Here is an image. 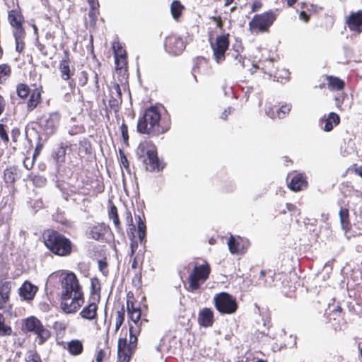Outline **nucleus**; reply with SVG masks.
<instances>
[{"mask_svg": "<svg viewBox=\"0 0 362 362\" xmlns=\"http://www.w3.org/2000/svg\"><path fill=\"white\" fill-rule=\"evenodd\" d=\"M168 129L169 124L161 119L160 110L154 106L145 110L137 124V131L141 134L158 135Z\"/></svg>", "mask_w": 362, "mask_h": 362, "instance_id": "f257e3e1", "label": "nucleus"}, {"mask_svg": "<svg viewBox=\"0 0 362 362\" xmlns=\"http://www.w3.org/2000/svg\"><path fill=\"white\" fill-rule=\"evenodd\" d=\"M44 240L47 247L55 255L65 256L71 252V241L54 230L47 231Z\"/></svg>", "mask_w": 362, "mask_h": 362, "instance_id": "f03ea898", "label": "nucleus"}, {"mask_svg": "<svg viewBox=\"0 0 362 362\" xmlns=\"http://www.w3.org/2000/svg\"><path fill=\"white\" fill-rule=\"evenodd\" d=\"M57 279L61 280L62 294L72 295L76 294V293L83 294L78 279L74 273L57 271L49 276L48 281H51Z\"/></svg>", "mask_w": 362, "mask_h": 362, "instance_id": "7ed1b4c3", "label": "nucleus"}, {"mask_svg": "<svg viewBox=\"0 0 362 362\" xmlns=\"http://www.w3.org/2000/svg\"><path fill=\"white\" fill-rule=\"evenodd\" d=\"M137 153L140 157H146L144 159V163L147 170L160 171L163 168L158 160L156 148L152 143L146 141L140 144Z\"/></svg>", "mask_w": 362, "mask_h": 362, "instance_id": "20e7f679", "label": "nucleus"}, {"mask_svg": "<svg viewBox=\"0 0 362 362\" xmlns=\"http://www.w3.org/2000/svg\"><path fill=\"white\" fill-rule=\"evenodd\" d=\"M216 310L223 315H231L236 312L238 304L235 298L226 292L217 293L214 297Z\"/></svg>", "mask_w": 362, "mask_h": 362, "instance_id": "39448f33", "label": "nucleus"}, {"mask_svg": "<svg viewBox=\"0 0 362 362\" xmlns=\"http://www.w3.org/2000/svg\"><path fill=\"white\" fill-rule=\"evenodd\" d=\"M210 267L208 263L204 264L195 265L189 275V290L194 291L199 288L209 278L210 274Z\"/></svg>", "mask_w": 362, "mask_h": 362, "instance_id": "423d86ee", "label": "nucleus"}, {"mask_svg": "<svg viewBox=\"0 0 362 362\" xmlns=\"http://www.w3.org/2000/svg\"><path fill=\"white\" fill-rule=\"evenodd\" d=\"M275 19L276 16L272 11L255 15L249 23L250 30L252 33L266 32Z\"/></svg>", "mask_w": 362, "mask_h": 362, "instance_id": "0eeeda50", "label": "nucleus"}, {"mask_svg": "<svg viewBox=\"0 0 362 362\" xmlns=\"http://www.w3.org/2000/svg\"><path fill=\"white\" fill-rule=\"evenodd\" d=\"M15 283L12 281L0 279V310L11 313L12 305L10 303V295Z\"/></svg>", "mask_w": 362, "mask_h": 362, "instance_id": "6e6552de", "label": "nucleus"}, {"mask_svg": "<svg viewBox=\"0 0 362 362\" xmlns=\"http://www.w3.org/2000/svg\"><path fill=\"white\" fill-rule=\"evenodd\" d=\"M84 303L83 294H62L61 308L65 313H74Z\"/></svg>", "mask_w": 362, "mask_h": 362, "instance_id": "1a4fd4ad", "label": "nucleus"}, {"mask_svg": "<svg viewBox=\"0 0 362 362\" xmlns=\"http://www.w3.org/2000/svg\"><path fill=\"white\" fill-rule=\"evenodd\" d=\"M229 47L228 35H219L216 38L214 43H211L214 58L218 64L225 60L226 52Z\"/></svg>", "mask_w": 362, "mask_h": 362, "instance_id": "9d476101", "label": "nucleus"}, {"mask_svg": "<svg viewBox=\"0 0 362 362\" xmlns=\"http://www.w3.org/2000/svg\"><path fill=\"white\" fill-rule=\"evenodd\" d=\"M139 333V326L134 327L132 324H129V341L127 344L126 339L120 338L118 340V351L128 352L129 355H132L134 351L136 342L137 334Z\"/></svg>", "mask_w": 362, "mask_h": 362, "instance_id": "9b49d317", "label": "nucleus"}, {"mask_svg": "<svg viewBox=\"0 0 362 362\" xmlns=\"http://www.w3.org/2000/svg\"><path fill=\"white\" fill-rule=\"evenodd\" d=\"M165 48L167 52L173 55L180 54L185 48L182 39L175 35H171L166 37Z\"/></svg>", "mask_w": 362, "mask_h": 362, "instance_id": "f8f14e48", "label": "nucleus"}, {"mask_svg": "<svg viewBox=\"0 0 362 362\" xmlns=\"http://www.w3.org/2000/svg\"><path fill=\"white\" fill-rule=\"evenodd\" d=\"M59 121L60 115L57 112H51L45 116L42 126L47 134H52L57 130Z\"/></svg>", "mask_w": 362, "mask_h": 362, "instance_id": "ddd939ff", "label": "nucleus"}, {"mask_svg": "<svg viewBox=\"0 0 362 362\" xmlns=\"http://www.w3.org/2000/svg\"><path fill=\"white\" fill-rule=\"evenodd\" d=\"M289 176H291V180L288 187L292 191L299 192L307 188V177L304 173H296Z\"/></svg>", "mask_w": 362, "mask_h": 362, "instance_id": "4468645a", "label": "nucleus"}, {"mask_svg": "<svg viewBox=\"0 0 362 362\" xmlns=\"http://www.w3.org/2000/svg\"><path fill=\"white\" fill-rule=\"evenodd\" d=\"M110 99L109 100L110 108L117 112L119 106L122 103L121 89L117 83H113L110 87Z\"/></svg>", "mask_w": 362, "mask_h": 362, "instance_id": "2eb2a0df", "label": "nucleus"}, {"mask_svg": "<svg viewBox=\"0 0 362 362\" xmlns=\"http://www.w3.org/2000/svg\"><path fill=\"white\" fill-rule=\"evenodd\" d=\"M107 226L103 223L90 224L86 230V235L89 238L98 240L107 233Z\"/></svg>", "mask_w": 362, "mask_h": 362, "instance_id": "dca6fc26", "label": "nucleus"}, {"mask_svg": "<svg viewBox=\"0 0 362 362\" xmlns=\"http://www.w3.org/2000/svg\"><path fill=\"white\" fill-rule=\"evenodd\" d=\"M228 245L232 254H240L245 252L248 243H245L240 237L235 238L231 235L228 241Z\"/></svg>", "mask_w": 362, "mask_h": 362, "instance_id": "f3484780", "label": "nucleus"}, {"mask_svg": "<svg viewBox=\"0 0 362 362\" xmlns=\"http://www.w3.org/2000/svg\"><path fill=\"white\" fill-rule=\"evenodd\" d=\"M346 23L351 30L361 33L362 31V11L351 13Z\"/></svg>", "mask_w": 362, "mask_h": 362, "instance_id": "a211bd4d", "label": "nucleus"}, {"mask_svg": "<svg viewBox=\"0 0 362 362\" xmlns=\"http://www.w3.org/2000/svg\"><path fill=\"white\" fill-rule=\"evenodd\" d=\"M38 288L30 281H25L19 288V296L23 300H30L34 298Z\"/></svg>", "mask_w": 362, "mask_h": 362, "instance_id": "6ab92c4d", "label": "nucleus"}, {"mask_svg": "<svg viewBox=\"0 0 362 362\" xmlns=\"http://www.w3.org/2000/svg\"><path fill=\"white\" fill-rule=\"evenodd\" d=\"M198 322L204 327H211L214 323V312L211 308H204L198 315Z\"/></svg>", "mask_w": 362, "mask_h": 362, "instance_id": "aec40b11", "label": "nucleus"}, {"mask_svg": "<svg viewBox=\"0 0 362 362\" xmlns=\"http://www.w3.org/2000/svg\"><path fill=\"white\" fill-rule=\"evenodd\" d=\"M98 305L95 303H90L85 306L80 312V316L88 320H93L97 317Z\"/></svg>", "mask_w": 362, "mask_h": 362, "instance_id": "412c9836", "label": "nucleus"}, {"mask_svg": "<svg viewBox=\"0 0 362 362\" xmlns=\"http://www.w3.org/2000/svg\"><path fill=\"white\" fill-rule=\"evenodd\" d=\"M127 312L130 320L134 327L139 326L138 323L141 319V310L135 308L132 303L127 301Z\"/></svg>", "mask_w": 362, "mask_h": 362, "instance_id": "4be33fe9", "label": "nucleus"}, {"mask_svg": "<svg viewBox=\"0 0 362 362\" xmlns=\"http://www.w3.org/2000/svg\"><path fill=\"white\" fill-rule=\"evenodd\" d=\"M41 102V91L38 88L34 89L27 103L28 110H33Z\"/></svg>", "mask_w": 362, "mask_h": 362, "instance_id": "5701e85b", "label": "nucleus"}, {"mask_svg": "<svg viewBox=\"0 0 362 362\" xmlns=\"http://www.w3.org/2000/svg\"><path fill=\"white\" fill-rule=\"evenodd\" d=\"M340 122L339 116L335 112H330L328 117L325 120L324 131L329 132L333 129L334 125H337Z\"/></svg>", "mask_w": 362, "mask_h": 362, "instance_id": "b1692460", "label": "nucleus"}, {"mask_svg": "<svg viewBox=\"0 0 362 362\" xmlns=\"http://www.w3.org/2000/svg\"><path fill=\"white\" fill-rule=\"evenodd\" d=\"M42 325V322L35 317H30L23 322V328L28 332H34Z\"/></svg>", "mask_w": 362, "mask_h": 362, "instance_id": "393cba45", "label": "nucleus"}, {"mask_svg": "<svg viewBox=\"0 0 362 362\" xmlns=\"http://www.w3.org/2000/svg\"><path fill=\"white\" fill-rule=\"evenodd\" d=\"M37 335L38 339V344H42L46 341L51 336L50 331L46 328L42 324L38 327L37 329L33 332Z\"/></svg>", "mask_w": 362, "mask_h": 362, "instance_id": "a878e982", "label": "nucleus"}, {"mask_svg": "<svg viewBox=\"0 0 362 362\" xmlns=\"http://www.w3.org/2000/svg\"><path fill=\"white\" fill-rule=\"evenodd\" d=\"M8 18L13 28L22 25L23 17L19 11L16 10H11L8 13Z\"/></svg>", "mask_w": 362, "mask_h": 362, "instance_id": "bb28decb", "label": "nucleus"}, {"mask_svg": "<svg viewBox=\"0 0 362 362\" xmlns=\"http://www.w3.org/2000/svg\"><path fill=\"white\" fill-rule=\"evenodd\" d=\"M67 349L72 355H79L83 351L82 342L78 339H74L67 344Z\"/></svg>", "mask_w": 362, "mask_h": 362, "instance_id": "cd10ccee", "label": "nucleus"}, {"mask_svg": "<svg viewBox=\"0 0 362 362\" xmlns=\"http://www.w3.org/2000/svg\"><path fill=\"white\" fill-rule=\"evenodd\" d=\"M328 87L332 90H339L344 88V82L337 77L327 76Z\"/></svg>", "mask_w": 362, "mask_h": 362, "instance_id": "c85d7f7f", "label": "nucleus"}, {"mask_svg": "<svg viewBox=\"0 0 362 362\" xmlns=\"http://www.w3.org/2000/svg\"><path fill=\"white\" fill-rule=\"evenodd\" d=\"M59 71L61 77L64 81H68L71 75L69 62L66 59H63L59 64Z\"/></svg>", "mask_w": 362, "mask_h": 362, "instance_id": "c756f323", "label": "nucleus"}, {"mask_svg": "<svg viewBox=\"0 0 362 362\" xmlns=\"http://www.w3.org/2000/svg\"><path fill=\"white\" fill-rule=\"evenodd\" d=\"M12 334V329L9 325H6L5 317L0 313V336L7 337Z\"/></svg>", "mask_w": 362, "mask_h": 362, "instance_id": "7c9ffc66", "label": "nucleus"}, {"mask_svg": "<svg viewBox=\"0 0 362 362\" xmlns=\"http://www.w3.org/2000/svg\"><path fill=\"white\" fill-rule=\"evenodd\" d=\"M66 156V148L63 146H59L53 154V158L57 163H64Z\"/></svg>", "mask_w": 362, "mask_h": 362, "instance_id": "2f4dec72", "label": "nucleus"}, {"mask_svg": "<svg viewBox=\"0 0 362 362\" xmlns=\"http://www.w3.org/2000/svg\"><path fill=\"white\" fill-rule=\"evenodd\" d=\"M183 6L178 1H174L171 4V13L175 19H177L183 10Z\"/></svg>", "mask_w": 362, "mask_h": 362, "instance_id": "473e14b6", "label": "nucleus"}, {"mask_svg": "<svg viewBox=\"0 0 362 362\" xmlns=\"http://www.w3.org/2000/svg\"><path fill=\"white\" fill-rule=\"evenodd\" d=\"M291 104H284L279 108L276 109V117L279 119L286 117L291 110Z\"/></svg>", "mask_w": 362, "mask_h": 362, "instance_id": "72a5a7b5", "label": "nucleus"}, {"mask_svg": "<svg viewBox=\"0 0 362 362\" xmlns=\"http://www.w3.org/2000/svg\"><path fill=\"white\" fill-rule=\"evenodd\" d=\"M115 62L116 69L119 71V74H125V73L127 71V70H126V65H127L126 57L115 58Z\"/></svg>", "mask_w": 362, "mask_h": 362, "instance_id": "f704fd0d", "label": "nucleus"}, {"mask_svg": "<svg viewBox=\"0 0 362 362\" xmlns=\"http://www.w3.org/2000/svg\"><path fill=\"white\" fill-rule=\"evenodd\" d=\"M112 48L114 49L115 58L126 57V52L119 42H115L112 45Z\"/></svg>", "mask_w": 362, "mask_h": 362, "instance_id": "c9c22d12", "label": "nucleus"}, {"mask_svg": "<svg viewBox=\"0 0 362 362\" xmlns=\"http://www.w3.org/2000/svg\"><path fill=\"white\" fill-rule=\"evenodd\" d=\"M16 92L20 98H25L29 95L30 89L27 85L21 83L17 86Z\"/></svg>", "mask_w": 362, "mask_h": 362, "instance_id": "e433bc0d", "label": "nucleus"}, {"mask_svg": "<svg viewBox=\"0 0 362 362\" xmlns=\"http://www.w3.org/2000/svg\"><path fill=\"white\" fill-rule=\"evenodd\" d=\"M109 217L110 219L112 220L115 227L118 228L120 226V222L117 215V209L116 206H112L110 207L109 211Z\"/></svg>", "mask_w": 362, "mask_h": 362, "instance_id": "4c0bfd02", "label": "nucleus"}, {"mask_svg": "<svg viewBox=\"0 0 362 362\" xmlns=\"http://www.w3.org/2000/svg\"><path fill=\"white\" fill-rule=\"evenodd\" d=\"M11 73V69L6 64L0 65V83L4 82Z\"/></svg>", "mask_w": 362, "mask_h": 362, "instance_id": "58836bf2", "label": "nucleus"}, {"mask_svg": "<svg viewBox=\"0 0 362 362\" xmlns=\"http://www.w3.org/2000/svg\"><path fill=\"white\" fill-rule=\"evenodd\" d=\"M25 360V362H42L40 356L33 350L26 353Z\"/></svg>", "mask_w": 362, "mask_h": 362, "instance_id": "ea45409f", "label": "nucleus"}, {"mask_svg": "<svg viewBox=\"0 0 362 362\" xmlns=\"http://www.w3.org/2000/svg\"><path fill=\"white\" fill-rule=\"evenodd\" d=\"M124 320V311L121 310L117 312L115 317V332H117L121 327Z\"/></svg>", "mask_w": 362, "mask_h": 362, "instance_id": "a19ab883", "label": "nucleus"}, {"mask_svg": "<svg viewBox=\"0 0 362 362\" xmlns=\"http://www.w3.org/2000/svg\"><path fill=\"white\" fill-rule=\"evenodd\" d=\"M4 178L6 182L11 183L16 180V175L12 168L6 169L4 172Z\"/></svg>", "mask_w": 362, "mask_h": 362, "instance_id": "79ce46f5", "label": "nucleus"}, {"mask_svg": "<svg viewBox=\"0 0 362 362\" xmlns=\"http://www.w3.org/2000/svg\"><path fill=\"white\" fill-rule=\"evenodd\" d=\"M13 35L15 40H23L25 36V31L22 25L14 27Z\"/></svg>", "mask_w": 362, "mask_h": 362, "instance_id": "37998d69", "label": "nucleus"}, {"mask_svg": "<svg viewBox=\"0 0 362 362\" xmlns=\"http://www.w3.org/2000/svg\"><path fill=\"white\" fill-rule=\"evenodd\" d=\"M31 180L33 185L38 187H43L46 183V179L40 175H35Z\"/></svg>", "mask_w": 362, "mask_h": 362, "instance_id": "c03bdc74", "label": "nucleus"}, {"mask_svg": "<svg viewBox=\"0 0 362 362\" xmlns=\"http://www.w3.org/2000/svg\"><path fill=\"white\" fill-rule=\"evenodd\" d=\"M91 290L93 294H97L100 290V284L98 279H91Z\"/></svg>", "mask_w": 362, "mask_h": 362, "instance_id": "a18cd8bd", "label": "nucleus"}, {"mask_svg": "<svg viewBox=\"0 0 362 362\" xmlns=\"http://www.w3.org/2000/svg\"><path fill=\"white\" fill-rule=\"evenodd\" d=\"M136 219L137 221L138 232L146 231V224H145L144 221L141 217V216H137Z\"/></svg>", "mask_w": 362, "mask_h": 362, "instance_id": "49530a36", "label": "nucleus"}, {"mask_svg": "<svg viewBox=\"0 0 362 362\" xmlns=\"http://www.w3.org/2000/svg\"><path fill=\"white\" fill-rule=\"evenodd\" d=\"M131 356L129 355L128 352L124 353V351H118V359L119 362H129Z\"/></svg>", "mask_w": 362, "mask_h": 362, "instance_id": "de8ad7c7", "label": "nucleus"}, {"mask_svg": "<svg viewBox=\"0 0 362 362\" xmlns=\"http://www.w3.org/2000/svg\"><path fill=\"white\" fill-rule=\"evenodd\" d=\"M339 216L341 223L343 228H345V224L346 223V221L348 218V211L347 210H341L339 211Z\"/></svg>", "mask_w": 362, "mask_h": 362, "instance_id": "09e8293b", "label": "nucleus"}, {"mask_svg": "<svg viewBox=\"0 0 362 362\" xmlns=\"http://www.w3.org/2000/svg\"><path fill=\"white\" fill-rule=\"evenodd\" d=\"M265 114L272 119H276V110H274L272 107L268 106L265 109Z\"/></svg>", "mask_w": 362, "mask_h": 362, "instance_id": "8fccbe9b", "label": "nucleus"}, {"mask_svg": "<svg viewBox=\"0 0 362 362\" xmlns=\"http://www.w3.org/2000/svg\"><path fill=\"white\" fill-rule=\"evenodd\" d=\"M0 138L2 141L7 143L8 141V136L6 131L4 129V125L0 124Z\"/></svg>", "mask_w": 362, "mask_h": 362, "instance_id": "3c124183", "label": "nucleus"}, {"mask_svg": "<svg viewBox=\"0 0 362 362\" xmlns=\"http://www.w3.org/2000/svg\"><path fill=\"white\" fill-rule=\"evenodd\" d=\"M119 156H120V160L121 163L123 165V167L126 169L129 168V161L125 156L124 152L122 150H119Z\"/></svg>", "mask_w": 362, "mask_h": 362, "instance_id": "603ef678", "label": "nucleus"}, {"mask_svg": "<svg viewBox=\"0 0 362 362\" xmlns=\"http://www.w3.org/2000/svg\"><path fill=\"white\" fill-rule=\"evenodd\" d=\"M120 130L122 133V136L125 141L128 140V128L127 126L124 124H122L120 127Z\"/></svg>", "mask_w": 362, "mask_h": 362, "instance_id": "864d4df0", "label": "nucleus"}, {"mask_svg": "<svg viewBox=\"0 0 362 362\" xmlns=\"http://www.w3.org/2000/svg\"><path fill=\"white\" fill-rule=\"evenodd\" d=\"M106 354L105 351L100 349L98 351L96 356H95V361L96 362H103V359L105 358Z\"/></svg>", "mask_w": 362, "mask_h": 362, "instance_id": "5fc2aeb1", "label": "nucleus"}, {"mask_svg": "<svg viewBox=\"0 0 362 362\" xmlns=\"http://www.w3.org/2000/svg\"><path fill=\"white\" fill-rule=\"evenodd\" d=\"M88 2L90 8H92L93 11L96 10L99 6L98 0H88Z\"/></svg>", "mask_w": 362, "mask_h": 362, "instance_id": "6e6d98bb", "label": "nucleus"}, {"mask_svg": "<svg viewBox=\"0 0 362 362\" xmlns=\"http://www.w3.org/2000/svg\"><path fill=\"white\" fill-rule=\"evenodd\" d=\"M234 59L241 64L242 67L245 66L244 59L238 53L234 54Z\"/></svg>", "mask_w": 362, "mask_h": 362, "instance_id": "4d7b16f0", "label": "nucleus"}, {"mask_svg": "<svg viewBox=\"0 0 362 362\" xmlns=\"http://www.w3.org/2000/svg\"><path fill=\"white\" fill-rule=\"evenodd\" d=\"M23 49V40H16V49L17 52H21Z\"/></svg>", "mask_w": 362, "mask_h": 362, "instance_id": "13d9d810", "label": "nucleus"}, {"mask_svg": "<svg viewBox=\"0 0 362 362\" xmlns=\"http://www.w3.org/2000/svg\"><path fill=\"white\" fill-rule=\"evenodd\" d=\"M6 106V101L2 95H0V116L2 115V113L4 111Z\"/></svg>", "mask_w": 362, "mask_h": 362, "instance_id": "bf43d9fd", "label": "nucleus"}, {"mask_svg": "<svg viewBox=\"0 0 362 362\" xmlns=\"http://www.w3.org/2000/svg\"><path fill=\"white\" fill-rule=\"evenodd\" d=\"M137 247H138L137 242L136 240H132V243L130 244L131 256L134 255Z\"/></svg>", "mask_w": 362, "mask_h": 362, "instance_id": "052dcab7", "label": "nucleus"}, {"mask_svg": "<svg viewBox=\"0 0 362 362\" xmlns=\"http://www.w3.org/2000/svg\"><path fill=\"white\" fill-rule=\"evenodd\" d=\"M230 112H231V107H228V109H226V110L223 112V113H222V115H221V117H222V119H227L228 115L229 114H230Z\"/></svg>", "mask_w": 362, "mask_h": 362, "instance_id": "680f3d73", "label": "nucleus"}, {"mask_svg": "<svg viewBox=\"0 0 362 362\" xmlns=\"http://www.w3.org/2000/svg\"><path fill=\"white\" fill-rule=\"evenodd\" d=\"M145 237H146V231L138 232V238L141 243L143 241H144Z\"/></svg>", "mask_w": 362, "mask_h": 362, "instance_id": "e2e57ef3", "label": "nucleus"}, {"mask_svg": "<svg viewBox=\"0 0 362 362\" xmlns=\"http://www.w3.org/2000/svg\"><path fill=\"white\" fill-rule=\"evenodd\" d=\"M13 141H16V137L19 135V130L18 129H13L11 132Z\"/></svg>", "mask_w": 362, "mask_h": 362, "instance_id": "0e129e2a", "label": "nucleus"}, {"mask_svg": "<svg viewBox=\"0 0 362 362\" xmlns=\"http://www.w3.org/2000/svg\"><path fill=\"white\" fill-rule=\"evenodd\" d=\"M97 11H98V8L95 11H93L92 8H90L89 13H88L89 16L91 18H95L97 16Z\"/></svg>", "mask_w": 362, "mask_h": 362, "instance_id": "69168bd1", "label": "nucleus"}, {"mask_svg": "<svg viewBox=\"0 0 362 362\" xmlns=\"http://www.w3.org/2000/svg\"><path fill=\"white\" fill-rule=\"evenodd\" d=\"M300 19H303V21H307L308 18V16H307V14L304 11H302L300 13Z\"/></svg>", "mask_w": 362, "mask_h": 362, "instance_id": "338daca9", "label": "nucleus"}, {"mask_svg": "<svg viewBox=\"0 0 362 362\" xmlns=\"http://www.w3.org/2000/svg\"><path fill=\"white\" fill-rule=\"evenodd\" d=\"M137 266H138V262H137V260H136V257H134L133 261H132V268L135 269L137 268Z\"/></svg>", "mask_w": 362, "mask_h": 362, "instance_id": "774afa93", "label": "nucleus"}]
</instances>
